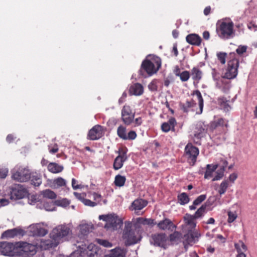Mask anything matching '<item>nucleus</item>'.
<instances>
[{
    "label": "nucleus",
    "mask_w": 257,
    "mask_h": 257,
    "mask_svg": "<svg viewBox=\"0 0 257 257\" xmlns=\"http://www.w3.org/2000/svg\"><path fill=\"white\" fill-rule=\"evenodd\" d=\"M47 169L49 172L53 174H57L61 172L64 167L63 166L59 165L56 163H50L47 166Z\"/></svg>",
    "instance_id": "28"
},
{
    "label": "nucleus",
    "mask_w": 257,
    "mask_h": 257,
    "mask_svg": "<svg viewBox=\"0 0 257 257\" xmlns=\"http://www.w3.org/2000/svg\"><path fill=\"white\" fill-rule=\"evenodd\" d=\"M137 135L135 131H131L126 135L124 140H134L137 138Z\"/></svg>",
    "instance_id": "54"
},
{
    "label": "nucleus",
    "mask_w": 257,
    "mask_h": 257,
    "mask_svg": "<svg viewBox=\"0 0 257 257\" xmlns=\"http://www.w3.org/2000/svg\"><path fill=\"white\" fill-rule=\"evenodd\" d=\"M55 203L57 206L65 207L70 204V202L68 199L66 198H63L62 199L57 200L55 201Z\"/></svg>",
    "instance_id": "47"
},
{
    "label": "nucleus",
    "mask_w": 257,
    "mask_h": 257,
    "mask_svg": "<svg viewBox=\"0 0 257 257\" xmlns=\"http://www.w3.org/2000/svg\"><path fill=\"white\" fill-rule=\"evenodd\" d=\"M103 135V129L100 125H95L91 128L87 134V139L89 140H97Z\"/></svg>",
    "instance_id": "12"
},
{
    "label": "nucleus",
    "mask_w": 257,
    "mask_h": 257,
    "mask_svg": "<svg viewBox=\"0 0 257 257\" xmlns=\"http://www.w3.org/2000/svg\"><path fill=\"white\" fill-rule=\"evenodd\" d=\"M185 152L187 156L188 162L192 166L194 165L199 155V149L192 144H188L185 147Z\"/></svg>",
    "instance_id": "9"
},
{
    "label": "nucleus",
    "mask_w": 257,
    "mask_h": 257,
    "mask_svg": "<svg viewBox=\"0 0 257 257\" xmlns=\"http://www.w3.org/2000/svg\"><path fill=\"white\" fill-rule=\"evenodd\" d=\"M246 46H239L236 50V53L239 54L241 55L244 53L246 51Z\"/></svg>",
    "instance_id": "63"
},
{
    "label": "nucleus",
    "mask_w": 257,
    "mask_h": 257,
    "mask_svg": "<svg viewBox=\"0 0 257 257\" xmlns=\"http://www.w3.org/2000/svg\"><path fill=\"white\" fill-rule=\"evenodd\" d=\"M223 126L227 127V122H225V119L222 118H220L216 120L211 121L207 128H203L202 133H206L208 131L210 133H213L214 131L217 130L219 127H223Z\"/></svg>",
    "instance_id": "13"
},
{
    "label": "nucleus",
    "mask_w": 257,
    "mask_h": 257,
    "mask_svg": "<svg viewBox=\"0 0 257 257\" xmlns=\"http://www.w3.org/2000/svg\"><path fill=\"white\" fill-rule=\"evenodd\" d=\"M92 228V226L88 224H84L80 225V233L79 235L81 237H84L87 235Z\"/></svg>",
    "instance_id": "31"
},
{
    "label": "nucleus",
    "mask_w": 257,
    "mask_h": 257,
    "mask_svg": "<svg viewBox=\"0 0 257 257\" xmlns=\"http://www.w3.org/2000/svg\"><path fill=\"white\" fill-rule=\"evenodd\" d=\"M183 219L185 225L188 226V228L190 229L189 230L195 229L196 226V222L195 221L196 219L193 215L186 213L184 215Z\"/></svg>",
    "instance_id": "22"
},
{
    "label": "nucleus",
    "mask_w": 257,
    "mask_h": 257,
    "mask_svg": "<svg viewBox=\"0 0 257 257\" xmlns=\"http://www.w3.org/2000/svg\"><path fill=\"white\" fill-rule=\"evenodd\" d=\"M70 228L65 225H59L55 227L50 233V237L57 246L60 242L67 238L70 234Z\"/></svg>",
    "instance_id": "2"
},
{
    "label": "nucleus",
    "mask_w": 257,
    "mask_h": 257,
    "mask_svg": "<svg viewBox=\"0 0 257 257\" xmlns=\"http://www.w3.org/2000/svg\"><path fill=\"white\" fill-rule=\"evenodd\" d=\"M196 105L195 101L191 99L190 101H187L185 103L181 104V107L184 112H187L190 108L195 107Z\"/></svg>",
    "instance_id": "32"
},
{
    "label": "nucleus",
    "mask_w": 257,
    "mask_h": 257,
    "mask_svg": "<svg viewBox=\"0 0 257 257\" xmlns=\"http://www.w3.org/2000/svg\"><path fill=\"white\" fill-rule=\"evenodd\" d=\"M8 170L7 169L0 168V178H5L8 175Z\"/></svg>",
    "instance_id": "60"
},
{
    "label": "nucleus",
    "mask_w": 257,
    "mask_h": 257,
    "mask_svg": "<svg viewBox=\"0 0 257 257\" xmlns=\"http://www.w3.org/2000/svg\"><path fill=\"white\" fill-rule=\"evenodd\" d=\"M52 184L53 186L57 188L61 187H66V181L61 177L54 179Z\"/></svg>",
    "instance_id": "35"
},
{
    "label": "nucleus",
    "mask_w": 257,
    "mask_h": 257,
    "mask_svg": "<svg viewBox=\"0 0 257 257\" xmlns=\"http://www.w3.org/2000/svg\"><path fill=\"white\" fill-rule=\"evenodd\" d=\"M228 220L227 221L228 223L233 222L237 218V214L235 212H233L231 211L228 212Z\"/></svg>",
    "instance_id": "53"
},
{
    "label": "nucleus",
    "mask_w": 257,
    "mask_h": 257,
    "mask_svg": "<svg viewBox=\"0 0 257 257\" xmlns=\"http://www.w3.org/2000/svg\"><path fill=\"white\" fill-rule=\"evenodd\" d=\"M161 59L158 56H153L151 60L145 59L141 64L140 72L144 70L149 76L156 73L161 66Z\"/></svg>",
    "instance_id": "4"
},
{
    "label": "nucleus",
    "mask_w": 257,
    "mask_h": 257,
    "mask_svg": "<svg viewBox=\"0 0 257 257\" xmlns=\"http://www.w3.org/2000/svg\"><path fill=\"white\" fill-rule=\"evenodd\" d=\"M203 73L202 71L197 67H194L191 70L190 75L194 82H199L202 78Z\"/></svg>",
    "instance_id": "25"
},
{
    "label": "nucleus",
    "mask_w": 257,
    "mask_h": 257,
    "mask_svg": "<svg viewBox=\"0 0 257 257\" xmlns=\"http://www.w3.org/2000/svg\"><path fill=\"white\" fill-rule=\"evenodd\" d=\"M154 219H152L144 218L142 217L137 218V222L143 225H153L154 224Z\"/></svg>",
    "instance_id": "45"
},
{
    "label": "nucleus",
    "mask_w": 257,
    "mask_h": 257,
    "mask_svg": "<svg viewBox=\"0 0 257 257\" xmlns=\"http://www.w3.org/2000/svg\"><path fill=\"white\" fill-rule=\"evenodd\" d=\"M96 242L101 245L105 247H111L112 246V244L107 240L102 239H96Z\"/></svg>",
    "instance_id": "50"
},
{
    "label": "nucleus",
    "mask_w": 257,
    "mask_h": 257,
    "mask_svg": "<svg viewBox=\"0 0 257 257\" xmlns=\"http://www.w3.org/2000/svg\"><path fill=\"white\" fill-rule=\"evenodd\" d=\"M123 238L126 245H131L137 243L141 239V235L138 230L126 227L123 232Z\"/></svg>",
    "instance_id": "5"
},
{
    "label": "nucleus",
    "mask_w": 257,
    "mask_h": 257,
    "mask_svg": "<svg viewBox=\"0 0 257 257\" xmlns=\"http://www.w3.org/2000/svg\"><path fill=\"white\" fill-rule=\"evenodd\" d=\"M18 249L16 246V242L13 243L8 242H0V253L4 255L15 256L18 254Z\"/></svg>",
    "instance_id": "8"
},
{
    "label": "nucleus",
    "mask_w": 257,
    "mask_h": 257,
    "mask_svg": "<svg viewBox=\"0 0 257 257\" xmlns=\"http://www.w3.org/2000/svg\"><path fill=\"white\" fill-rule=\"evenodd\" d=\"M215 84L217 88L224 93L228 92L230 88V82L226 80L223 75L215 81Z\"/></svg>",
    "instance_id": "16"
},
{
    "label": "nucleus",
    "mask_w": 257,
    "mask_h": 257,
    "mask_svg": "<svg viewBox=\"0 0 257 257\" xmlns=\"http://www.w3.org/2000/svg\"><path fill=\"white\" fill-rule=\"evenodd\" d=\"M108 257H125V254L123 249L120 248H115L112 249Z\"/></svg>",
    "instance_id": "33"
},
{
    "label": "nucleus",
    "mask_w": 257,
    "mask_h": 257,
    "mask_svg": "<svg viewBox=\"0 0 257 257\" xmlns=\"http://www.w3.org/2000/svg\"><path fill=\"white\" fill-rule=\"evenodd\" d=\"M17 255H33L36 252V246L26 242H16Z\"/></svg>",
    "instance_id": "7"
},
{
    "label": "nucleus",
    "mask_w": 257,
    "mask_h": 257,
    "mask_svg": "<svg viewBox=\"0 0 257 257\" xmlns=\"http://www.w3.org/2000/svg\"><path fill=\"white\" fill-rule=\"evenodd\" d=\"M72 187L74 190L81 188L82 187L81 185H78L77 184V181L74 178L72 179Z\"/></svg>",
    "instance_id": "59"
},
{
    "label": "nucleus",
    "mask_w": 257,
    "mask_h": 257,
    "mask_svg": "<svg viewBox=\"0 0 257 257\" xmlns=\"http://www.w3.org/2000/svg\"><path fill=\"white\" fill-rule=\"evenodd\" d=\"M224 171L223 169L222 170L220 169V170H218L216 172V175L213 177L212 181H215L220 180L224 176Z\"/></svg>",
    "instance_id": "51"
},
{
    "label": "nucleus",
    "mask_w": 257,
    "mask_h": 257,
    "mask_svg": "<svg viewBox=\"0 0 257 257\" xmlns=\"http://www.w3.org/2000/svg\"><path fill=\"white\" fill-rule=\"evenodd\" d=\"M117 134L120 139L124 140L126 136V127L122 125L119 126L117 130Z\"/></svg>",
    "instance_id": "44"
},
{
    "label": "nucleus",
    "mask_w": 257,
    "mask_h": 257,
    "mask_svg": "<svg viewBox=\"0 0 257 257\" xmlns=\"http://www.w3.org/2000/svg\"><path fill=\"white\" fill-rule=\"evenodd\" d=\"M177 199L178 203L182 205L187 204L190 201L188 195L184 192L179 194L177 196Z\"/></svg>",
    "instance_id": "34"
},
{
    "label": "nucleus",
    "mask_w": 257,
    "mask_h": 257,
    "mask_svg": "<svg viewBox=\"0 0 257 257\" xmlns=\"http://www.w3.org/2000/svg\"><path fill=\"white\" fill-rule=\"evenodd\" d=\"M42 194L44 197L51 199H55L57 197L55 193L50 189H46L43 191L42 192Z\"/></svg>",
    "instance_id": "43"
},
{
    "label": "nucleus",
    "mask_w": 257,
    "mask_h": 257,
    "mask_svg": "<svg viewBox=\"0 0 257 257\" xmlns=\"http://www.w3.org/2000/svg\"><path fill=\"white\" fill-rule=\"evenodd\" d=\"M142 122H143V120H142V118L141 117H139L135 119L134 118V122H133L134 123V126L136 127V126H140L142 124Z\"/></svg>",
    "instance_id": "61"
},
{
    "label": "nucleus",
    "mask_w": 257,
    "mask_h": 257,
    "mask_svg": "<svg viewBox=\"0 0 257 257\" xmlns=\"http://www.w3.org/2000/svg\"><path fill=\"white\" fill-rule=\"evenodd\" d=\"M148 202L142 199H137L132 203L131 209L133 210H140L146 206Z\"/></svg>",
    "instance_id": "24"
},
{
    "label": "nucleus",
    "mask_w": 257,
    "mask_h": 257,
    "mask_svg": "<svg viewBox=\"0 0 257 257\" xmlns=\"http://www.w3.org/2000/svg\"><path fill=\"white\" fill-rule=\"evenodd\" d=\"M168 237L164 233H156L152 235L151 242L155 246L166 248L168 245Z\"/></svg>",
    "instance_id": "10"
},
{
    "label": "nucleus",
    "mask_w": 257,
    "mask_h": 257,
    "mask_svg": "<svg viewBox=\"0 0 257 257\" xmlns=\"http://www.w3.org/2000/svg\"><path fill=\"white\" fill-rule=\"evenodd\" d=\"M126 178L124 176L120 175H117L115 177L114 183L116 186L122 187L125 182Z\"/></svg>",
    "instance_id": "41"
},
{
    "label": "nucleus",
    "mask_w": 257,
    "mask_h": 257,
    "mask_svg": "<svg viewBox=\"0 0 257 257\" xmlns=\"http://www.w3.org/2000/svg\"><path fill=\"white\" fill-rule=\"evenodd\" d=\"M227 54L226 53L219 52L217 54V57L218 61L221 64L224 65L226 62Z\"/></svg>",
    "instance_id": "49"
},
{
    "label": "nucleus",
    "mask_w": 257,
    "mask_h": 257,
    "mask_svg": "<svg viewBox=\"0 0 257 257\" xmlns=\"http://www.w3.org/2000/svg\"><path fill=\"white\" fill-rule=\"evenodd\" d=\"M31 173L28 169L19 168L16 172L13 173L12 178L19 182H26L29 180L31 176Z\"/></svg>",
    "instance_id": "11"
},
{
    "label": "nucleus",
    "mask_w": 257,
    "mask_h": 257,
    "mask_svg": "<svg viewBox=\"0 0 257 257\" xmlns=\"http://www.w3.org/2000/svg\"><path fill=\"white\" fill-rule=\"evenodd\" d=\"M192 95H195L197 96V99L198 101L199 108L200 110V112L199 113L200 114L202 112V110H203V106H204V103H203L204 100H203V98L202 96L201 93L199 90H195L193 91Z\"/></svg>",
    "instance_id": "38"
},
{
    "label": "nucleus",
    "mask_w": 257,
    "mask_h": 257,
    "mask_svg": "<svg viewBox=\"0 0 257 257\" xmlns=\"http://www.w3.org/2000/svg\"><path fill=\"white\" fill-rule=\"evenodd\" d=\"M111 215H99V219L100 220H102L106 222V223H108V221H109V218L111 217Z\"/></svg>",
    "instance_id": "64"
},
{
    "label": "nucleus",
    "mask_w": 257,
    "mask_h": 257,
    "mask_svg": "<svg viewBox=\"0 0 257 257\" xmlns=\"http://www.w3.org/2000/svg\"><path fill=\"white\" fill-rule=\"evenodd\" d=\"M177 124L176 119L174 117H171L168 122H164L161 125V129L163 132L167 133L170 130L174 131L175 126Z\"/></svg>",
    "instance_id": "19"
},
{
    "label": "nucleus",
    "mask_w": 257,
    "mask_h": 257,
    "mask_svg": "<svg viewBox=\"0 0 257 257\" xmlns=\"http://www.w3.org/2000/svg\"><path fill=\"white\" fill-rule=\"evenodd\" d=\"M158 80L157 79L153 80L149 84L148 88L151 91H157L158 90Z\"/></svg>",
    "instance_id": "48"
},
{
    "label": "nucleus",
    "mask_w": 257,
    "mask_h": 257,
    "mask_svg": "<svg viewBox=\"0 0 257 257\" xmlns=\"http://www.w3.org/2000/svg\"><path fill=\"white\" fill-rule=\"evenodd\" d=\"M234 24L231 21L223 20L218 22L216 25V32L222 39L227 40L233 38L235 35Z\"/></svg>",
    "instance_id": "1"
},
{
    "label": "nucleus",
    "mask_w": 257,
    "mask_h": 257,
    "mask_svg": "<svg viewBox=\"0 0 257 257\" xmlns=\"http://www.w3.org/2000/svg\"><path fill=\"white\" fill-rule=\"evenodd\" d=\"M144 92V88L142 84L139 83L132 85L129 88V94L130 95L139 96Z\"/></svg>",
    "instance_id": "20"
},
{
    "label": "nucleus",
    "mask_w": 257,
    "mask_h": 257,
    "mask_svg": "<svg viewBox=\"0 0 257 257\" xmlns=\"http://www.w3.org/2000/svg\"><path fill=\"white\" fill-rule=\"evenodd\" d=\"M186 41L190 44L199 46L201 42V38L197 34H192L187 36Z\"/></svg>",
    "instance_id": "27"
},
{
    "label": "nucleus",
    "mask_w": 257,
    "mask_h": 257,
    "mask_svg": "<svg viewBox=\"0 0 257 257\" xmlns=\"http://www.w3.org/2000/svg\"><path fill=\"white\" fill-rule=\"evenodd\" d=\"M73 194L77 199L81 201L82 202H83V200L85 199L84 197L86 196V194L85 193H79L74 192Z\"/></svg>",
    "instance_id": "55"
},
{
    "label": "nucleus",
    "mask_w": 257,
    "mask_h": 257,
    "mask_svg": "<svg viewBox=\"0 0 257 257\" xmlns=\"http://www.w3.org/2000/svg\"><path fill=\"white\" fill-rule=\"evenodd\" d=\"M218 103L221 109L224 111L228 112L231 109V106L228 104V101L224 97H219L217 99Z\"/></svg>",
    "instance_id": "29"
},
{
    "label": "nucleus",
    "mask_w": 257,
    "mask_h": 257,
    "mask_svg": "<svg viewBox=\"0 0 257 257\" xmlns=\"http://www.w3.org/2000/svg\"><path fill=\"white\" fill-rule=\"evenodd\" d=\"M119 155L114 159L113 163V168L115 170L120 169L123 164V163L127 160L126 151L121 149L118 151Z\"/></svg>",
    "instance_id": "14"
},
{
    "label": "nucleus",
    "mask_w": 257,
    "mask_h": 257,
    "mask_svg": "<svg viewBox=\"0 0 257 257\" xmlns=\"http://www.w3.org/2000/svg\"><path fill=\"white\" fill-rule=\"evenodd\" d=\"M84 204L86 206L94 207L97 205V203L95 202L92 201L89 199H85L83 200Z\"/></svg>",
    "instance_id": "56"
},
{
    "label": "nucleus",
    "mask_w": 257,
    "mask_h": 257,
    "mask_svg": "<svg viewBox=\"0 0 257 257\" xmlns=\"http://www.w3.org/2000/svg\"><path fill=\"white\" fill-rule=\"evenodd\" d=\"M99 251L96 245L91 243L85 249L84 253L88 257H99Z\"/></svg>",
    "instance_id": "18"
},
{
    "label": "nucleus",
    "mask_w": 257,
    "mask_h": 257,
    "mask_svg": "<svg viewBox=\"0 0 257 257\" xmlns=\"http://www.w3.org/2000/svg\"><path fill=\"white\" fill-rule=\"evenodd\" d=\"M108 223H106L105 227L107 228H112L113 229H116L118 227H120L122 224V220L118 218L117 216L111 215Z\"/></svg>",
    "instance_id": "17"
},
{
    "label": "nucleus",
    "mask_w": 257,
    "mask_h": 257,
    "mask_svg": "<svg viewBox=\"0 0 257 257\" xmlns=\"http://www.w3.org/2000/svg\"><path fill=\"white\" fill-rule=\"evenodd\" d=\"M29 180L31 184L35 187L39 186L42 182V176L40 173L32 172Z\"/></svg>",
    "instance_id": "23"
},
{
    "label": "nucleus",
    "mask_w": 257,
    "mask_h": 257,
    "mask_svg": "<svg viewBox=\"0 0 257 257\" xmlns=\"http://www.w3.org/2000/svg\"><path fill=\"white\" fill-rule=\"evenodd\" d=\"M13 194L15 195L17 199H21L24 197L26 194V191L24 189H21V187L18 189L15 188L13 190Z\"/></svg>",
    "instance_id": "39"
},
{
    "label": "nucleus",
    "mask_w": 257,
    "mask_h": 257,
    "mask_svg": "<svg viewBox=\"0 0 257 257\" xmlns=\"http://www.w3.org/2000/svg\"><path fill=\"white\" fill-rule=\"evenodd\" d=\"M190 73L187 70L183 71L181 72V74H179V77L182 82L187 81L190 77Z\"/></svg>",
    "instance_id": "46"
},
{
    "label": "nucleus",
    "mask_w": 257,
    "mask_h": 257,
    "mask_svg": "<svg viewBox=\"0 0 257 257\" xmlns=\"http://www.w3.org/2000/svg\"><path fill=\"white\" fill-rule=\"evenodd\" d=\"M228 186L229 183L228 180H224L221 183L218 190V193L220 195H222L225 193Z\"/></svg>",
    "instance_id": "42"
},
{
    "label": "nucleus",
    "mask_w": 257,
    "mask_h": 257,
    "mask_svg": "<svg viewBox=\"0 0 257 257\" xmlns=\"http://www.w3.org/2000/svg\"><path fill=\"white\" fill-rule=\"evenodd\" d=\"M247 28L250 30H252L254 32L257 31V25H256L254 22H251L247 25Z\"/></svg>",
    "instance_id": "62"
},
{
    "label": "nucleus",
    "mask_w": 257,
    "mask_h": 257,
    "mask_svg": "<svg viewBox=\"0 0 257 257\" xmlns=\"http://www.w3.org/2000/svg\"><path fill=\"white\" fill-rule=\"evenodd\" d=\"M136 112L131 106L125 104L121 111V119L125 125H130L133 123Z\"/></svg>",
    "instance_id": "6"
},
{
    "label": "nucleus",
    "mask_w": 257,
    "mask_h": 257,
    "mask_svg": "<svg viewBox=\"0 0 257 257\" xmlns=\"http://www.w3.org/2000/svg\"><path fill=\"white\" fill-rule=\"evenodd\" d=\"M23 230L17 228L8 229L4 231L2 234V238H13L18 235L22 234Z\"/></svg>",
    "instance_id": "21"
},
{
    "label": "nucleus",
    "mask_w": 257,
    "mask_h": 257,
    "mask_svg": "<svg viewBox=\"0 0 257 257\" xmlns=\"http://www.w3.org/2000/svg\"><path fill=\"white\" fill-rule=\"evenodd\" d=\"M206 207L207 205L206 204L202 205L193 215L196 219L202 217L206 212Z\"/></svg>",
    "instance_id": "36"
},
{
    "label": "nucleus",
    "mask_w": 257,
    "mask_h": 257,
    "mask_svg": "<svg viewBox=\"0 0 257 257\" xmlns=\"http://www.w3.org/2000/svg\"><path fill=\"white\" fill-rule=\"evenodd\" d=\"M158 227L162 230L170 229L171 227L176 228V226L174 225L172 221L168 219L165 218L164 220L160 221L158 223Z\"/></svg>",
    "instance_id": "26"
},
{
    "label": "nucleus",
    "mask_w": 257,
    "mask_h": 257,
    "mask_svg": "<svg viewBox=\"0 0 257 257\" xmlns=\"http://www.w3.org/2000/svg\"><path fill=\"white\" fill-rule=\"evenodd\" d=\"M200 233L197 230H189L188 232L183 236L184 244L194 243L200 236Z\"/></svg>",
    "instance_id": "15"
},
{
    "label": "nucleus",
    "mask_w": 257,
    "mask_h": 257,
    "mask_svg": "<svg viewBox=\"0 0 257 257\" xmlns=\"http://www.w3.org/2000/svg\"><path fill=\"white\" fill-rule=\"evenodd\" d=\"M217 164H208L206 166V169L204 174L205 179H209L212 176L213 172L218 168Z\"/></svg>",
    "instance_id": "30"
},
{
    "label": "nucleus",
    "mask_w": 257,
    "mask_h": 257,
    "mask_svg": "<svg viewBox=\"0 0 257 257\" xmlns=\"http://www.w3.org/2000/svg\"><path fill=\"white\" fill-rule=\"evenodd\" d=\"M206 198L205 194H202L198 196L196 199L193 201L194 205H198L201 204Z\"/></svg>",
    "instance_id": "52"
},
{
    "label": "nucleus",
    "mask_w": 257,
    "mask_h": 257,
    "mask_svg": "<svg viewBox=\"0 0 257 257\" xmlns=\"http://www.w3.org/2000/svg\"><path fill=\"white\" fill-rule=\"evenodd\" d=\"M237 178V174L235 173L231 174L228 177V182L230 181L231 183H234L235 181Z\"/></svg>",
    "instance_id": "58"
},
{
    "label": "nucleus",
    "mask_w": 257,
    "mask_h": 257,
    "mask_svg": "<svg viewBox=\"0 0 257 257\" xmlns=\"http://www.w3.org/2000/svg\"><path fill=\"white\" fill-rule=\"evenodd\" d=\"M229 59L230 60L227 62V68L223 74L224 78L228 80L234 79L237 76L239 66V59L237 58L235 53H230Z\"/></svg>",
    "instance_id": "3"
},
{
    "label": "nucleus",
    "mask_w": 257,
    "mask_h": 257,
    "mask_svg": "<svg viewBox=\"0 0 257 257\" xmlns=\"http://www.w3.org/2000/svg\"><path fill=\"white\" fill-rule=\"evenodd\" d=\"M182 237V233L178 231H174L173 233L170 234L169 239L171 242L178 243L180 241Z\"/></svg>",
    "instance_id": "37"
},
{
    "label": "nucleus",
    "mask_w": 257,
    "mask_h": 257,
    "mask_svg": "<svg viewBox=\"0 0 257 257\" xmlns=\"http://www.w3.org/2000/svg\"><path fill=\"white\" fill-rule=\"evenodd\" d=\"M212 73V76L213 79L215 81V82L216 81H217V80L218 79H219V78H221L219 76V73L217 71V70L215 68H213V69H212V73Z\"/></svg>",
    "instance_id": "57"
},
{
    "label": "nucleus",
    "mask_w": 257,
    "mask_h": 257,
    "mask_svg": "<svg viewBox=\"0 0 257 257\" xmlns=\"http://www.w3.org/2000/svg\"><path fill=\"white\" fill-rule=\"evenodd\" d=\"M234 247L238 253L245 252L247 249L246 245L241 240L234 243Z\"/></svg>",
    "instance_id": "40"
}]
</instances>
